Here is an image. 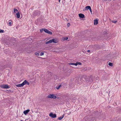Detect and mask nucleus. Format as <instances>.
<instances>
[{
    "label": "nucleus",
    "mask_w": 121,
    "mask_h": 121,
    "mask_svg": "<svg viewBox=\"0 0 121 121\" xmlns=\"http://www.w3.org/2000/svg\"><path fill=\"white\" fill-rule=\"evenodd\" d=\"M69 65H75L76 66H77L78 65H81L82 63H81L79 62H77L76 63H69Z\"/></svg>",
    "instance_id": "1"
},
{
    "label": "nucleus",
    "mask_w": 121,
    "mask_h": 121,
    "mask_svg": "<svg viewBox=\"0 0 121 121\" xmlns=\"http://www.w3.org/2000/svg\"><path fill=\"white\" fill-rule=\"evenodd\" d=\"M0 87L2 88L9 89L10 88L8 85L3 84L0 86Z\"/></svg>",
    "instance_id": "2"
},
{
    "label": "nucleus",
    "mask_w": 121,
    "mask_h": 121,
    "mask_svg": "<svg viewBox=\"0 0 121 121\" xmlns=\"http://www.w3.org/2000/svg\"><path fill=\"white\" fill-rule=\"evenodd\" d=\"M39 15V12L38 11H34L33 13V17H35L36 16H38Z\"/></svg>",
    "instance_id": "3"
},
{
    "label": "nucleus",
    "mask_w": 121,
    "mask_h": 121,
    "mask_svg": "<svg viewBox=\"0 0 121 121\" xmlns=\"http://www.w3.org/2000/svg\"><path fill=\"white\" fill-rule=\"evenodd\" d=\"M47 97L48 98L53 99H56V96L55 95L53 94H49L47 96Z\"/></svg>",
    "instance_id": "4"
},
{
    "label": "nucleus",
    "mask_w": 121,
    "mask_h": 121,
    "mask_svg": "<svg viewBox=\"0 0 121 121\" xmlns=\"http://www.w3.org/2000/svg\"><path fill=\"white\" fill-rule=\"evenodd\" d=\"M49 116L53 118H56V115L55 114H53L52 112H50L49 114Z\"/></svg>",
    "instance_id": "5"
},
{
    "label": "nucleus",
    "mask_w": 121,
    "mask_h": 121,
    "mask_svg": "<svg viewBox=\"0 0 121 121\" xmlns=\"http://www.w3.org/2000/svg\"><path fill=\"white\" fill-rule=\"evenodd\" d=\"M43 31H44L45 33H48V34H50L51 35H52V32L48 30L45 29H44Z\"/></svg>",
    "instance_id": "6"
},
{
    "label": "nucleus",
    "mask_w": 121,
    "mask_h": 121,
    "mask_svg": "<svg viewBox=\"0 0 121 121\" xmlns=\"http://www.w3.org/2000/svg\"><path fill=\"white\" fill-rule=\"evenodd\" d=\"M52 43L53 42L54 43H57L58 42V41L56 39H51Z\"/></svg>",
    "instance_id": "7"
},
{
    "label": "nucleus",
    "mask_w": 121,
    "mask_h": 121,
    "mask_svg": "<svg viewBox=\"0 0 121 121\" xmlns=\"http://www.w3.org/2000/svg\"><path fill=\"white\" fill-rule=\"evenodd\" d=\"M95 117H91L90 118L89 120L90 121H95Z\"/></svg>",
    "instance_id": "8"
},
{
    "label": "nucleus",
    "mask_w": 121,
    "mask_h": 121,
    "mask_svg": "<svg viewBox=\"0 0 121 121\" xmlns=\"http://www.w3.org/2000/svg\"><path fill=\"white\" fill-rule=\"evenodd\" d=\"M24 85L23 82L21 84H17L16 85L17 87H22Z\"/></svg>",
    "instance_id": "9"
},
{
    "label": "nucleus",
    "mask_w": 121,
    "mask_h": 121,
    "mask_svg": "<svg viewBox=\"0 0 121 121\" xmlns=\"http://www.w3.org/2000/svg\"><path fill=\"white\" fill-rule=\"evenodd\" d=\"M30 110L28 109L24 111L23 112V113L24 114L26 115L29 112Z\"/></svg>",
    "instance_id": "10"
},
{
    "label": "nucleus",
    "mask_w": 121,
    "mask_h": 121,
    "mask_svg": "<svg viewBox=\"0 0 121 121\" xmlns=\"http://www.w3.org/2000/svg\"><path fill=\"white\" fill-rule=\"evenodd\" d=\"M79 17L80 18H83L84 17V15L82 13H80L79 14Z\"/></svg>",
    "instance_id": "11"
},
{
    "label": "nucleus",
    "mask_w": 121,
    "mask_h": 121,
    "mask_svg": "<svg viewBox=\"0 0 121 121\" xmlns=\"http://www.w3.org/2000/svg\"><path fill=\"white\" fill-rule=\"evenodd\" d=\"M5 68V66H0V70L3 71V70Z\"/></svg>",
    "instance_id": "12"
},
{
    "label": "nucleus",
    "mask_w": 121,
    "mask_h": 121,
    "mask_svg": "<svg viewBox=\"0 0 121 121\" xmlns=\"http://www.w3.org/2000/svg\"><path fill=\"white\" fill-rule=\"evenodd\" d=\"M98 20L96 19L95 20H94V25H97V24L98 23Z\"/></svg>",
    "instance_id": "13"
},
{
    "label": "nucleus",
    "mask_w": 121,
    "mask_h": 121,
    "mask_svg": "<svg viewBox=\"0 0 121 121\" xmlns=\"http://www.w3.org/2000/svg\"><path fill=\"white\" fill-rule=\"evenodd\" d=\"M23 83L24 85L26 84H27V85H29V82H28L26 80H25L23 82Z\"/></svg>",
    "instance_id": "14"
},
{
    "label": "nucleus",
    "mask_w": 121,
    "mask_h": 121,
    "mask_svg": "<svg viewBox=\"0 0 121 121\" xmlns=\"http://www.w3.org/2000/svg\"><path fill=\"white\" fill-rule=\"evenodd\" d=\"M17 17V18H19L20 17V14L19 12H18L17 13H16Z\"/></svg>",
    "instance_id": "15"
},
{
    "label": "nucleus",
    "mask_w": 121,
    "mask_h": 121,
    "mask_svg": "<svg viewBox=\"0 0 121 121\" xmlns=\"http://www.w3.org/2000/svg\"><path fill=\"white\" fill-rule=\"evenodd\" d=\"M52 43V41L51 40H51H50L49 41L46 42L45 43H46V44H48V43Z\"/></svg>",
    "instance_id": "16"
},
{
    "label": "nucleus",
    "mask_w": 121,
    "mask_h": 121,
    "mask_svg": "<svg viewBox=\"0 0 121 121\" xmlns=\"http://www.w3.org/2000/svg\"><path fill=\"white\" fill-rule=\"evenodd\" d=\"M86 9L87 10L91 8V7L90 6H87L85 7Z\"/></svg>",
    "instance_id": "17"
},
{
    "label": "nucleus",
    "mask_w": 121,
    "mask_h": 121,
    "mask_svg": "<svg viewBox=\"0 0 121 121\" xmlns=\"http://www.w3.org/2000/svg\"><path fill=\"white\" fill-rule=\"evenodd\" d=\"M64 116V114H63L62 117H58V119L60 120H61L63 118Z\"/></svg>",
    "instance_id": "18"
},
{
    "label": "nucleus",
    "mask_w": 121,
    "mask_h": 121,
    "mask_svg": "<svg viewBox=\"0 0 121 121\" xmlns=\"http://www.w3.org/2000/svg\"><path fill=\"white\" fill-rule=\"evenodd\" d=\"M14 13H16L17 12H18V10L16 8L14 9Z\"/></svg>",
    "instance_id": "19"
},
{
    "label": "nucleus",
    "mask_w": 121,
    "mask_h": 121,
    "mask_svg": "<svg viewBox=\"0 0 121 121\" xmlns=\"http://www.w3.org/2000/svg\"><path fill=\"white\" fill-rule=\"evenodd\" d=\"M6 91H6V92H8V93H9V92H11V93H12L13 92V91H12L10 90H6Z\"/></svg>",
    "instance_id": "20"
},
{
    "label": "nucleus",
    "mask_w": 121,
    "mask_h": 121,
    "mask_svg": "<svg viewBox=\"0 0 121 121\" xmlns=\"http://www.w3.org/2000/svg\"><path fill=\"white\" fill-rule=\"evenodd\" d=\"M108 65L111 66H113V64L111 62H109L108 64Z\"/></svg>",
    "instance_id": "21"
},
{
    "label": "nucleus",
    "mask_w": 121,
    "mask_h": 121,
    "mask_svg": "<svg viewBox=\"0 0 121 121\" xmlns=\"http://www.w3.org/2000/svg\"><path fill=\"white\" fill-rule=\"evenodd\" d=\"M12 22V21L11 20H10L9 21V26H11V22Z\"/></svg>",
    "instance_id": "22"
},
{
    "label": "nucleus",
    "mask_w": 121,
    "mask_h": 121,
    "mask_svg": "<svg viewBox=\"0 0 121 121\" xmlns=\"http://www.w3.org/2000/svg\"><path fill=\"white\" fill-rule=\"evenodd\" d=\"M119 103L118 102V103H117V102H115L114 104V105H117L118 104H119Z\"/></svg>",
    "instance_id": "23"
},
{
    "label": "nucleus",
    "mask_w": 121,
    "mask_h": 121,
    "mask_svg": "<svg viewBox=\"0 0 121 121\" xmlns=\"http://www.w3.org/2000/svg\"><path fill=\"white\" fill-rule=\"evenodd\" d=\"M61 85H59L58 87H56V88H57V89H59L60 88V87L61 86Z\"/></svg>",
    "instance_id": "24"
},
{
    "label": "nucleus",
    "mask_w": 121,
    "mask_h": 121,
    "mask_svg": "<svg viewBox=\"0 0 121 121\" xmlns=\"http://www.w3.org/2000/svg\"><path fill=\"white\" fill-rule=\"evenodd\" d=\"M44 54V53L43 52H42L40 53V55L41 56H42Z\"/></svg>",
    "instance_id": "25"
},
{
    "label": "nucleus",
    "mask_w": 121,
    "mask_h": 121,
    "mask_svg": "<svg viewBox=\"0 0 121 121\" xmlns=\"http://www.w3.org/2000/svg\"><path fill=\"white\" fill-rule=\"evenodd\" d=\"M68 39V38L67 37H65L64 38V39H63L64 40H67Z\"/></svg>",
    "instance_id": "26"
},
{
    "label": "nucleus",
    "mask_w": 121,
    "mask_h": 121,
    "mask_svg": "<svg viewBox=\"0 0 121 121\" xmlns=\"http://www.w3.org/2000/svg\"><path fill=\"white\" fill-rule=\"evenodd\" d=\"M117 22V20L114 21H112V22L114 23H116V22Z\"/></svg>",
    "instance_id": "27"
},
{
    "label": "nucleus",
    "mask_w": 121,
    "mask_h": 121,
    "mask_svg": "<svg viewBox=\"0 0 121 121\" xmlns=\"http://www.w3.org/2000/svg\"><path fill=\"white\" fill-rule=\"evenodd\" d=\"M4 32V31L3 30H0V33H3Z\"/></svg>",
    "instance_id": "28"
},
{
    "label": "nucleus",
    "mask_w": 121,
    "mask_h": 121,
    "mask_svg": "<svg viewBox=\"0 0 121 121\" xmlns=\"http://www.w3.org/2000/svg\"><path fill=\"white\" fill-rule=\"evenodd\" d=\"M39 53L35 52V54L37 56H39Z\"/></svg>",
    "instance_id": "29"
},
{
    "label": "nucleus",
    "mask_w": 121,
    "mask_h": 121,
    "mask_svg": "<svg viewBox=\"0 0 121 121\" xmlns=\"http://www.w3.org/2000/svg\"><path fill=\"white\" fill-rule=\"evenodd\" d=\"M117 121H121V118H119L118 119Z\"/></svg>",
    "instance_id": "30"
},
{
    "label": "nucleus",
    "mask_w": 121,
    "mask_h": 121,
    "mask_svg": "<svg viewBox=\"0 0 121 121\" xmlns=\"http://www.w3.org/2000/svg\"><path fill=\"white\" fill-rule=\"evenodd\" d=\"M43 29H40V32H42L43 30Z\"/></svg>",
    "instance_id": "31"
},
{
    "label": "nucleus",
    "mask_w": 121,
    "mask_h": 121,
    "mask_svg": "<svg viewBox=\"0 0 121 121\" xmlns=\"http://www.w3.org/2000/svg\"><path fill=\"white\" fill-rule=\"evenodd\" d=\"M89 10L90 11V12H91V14H92V11H91V8L89 9Z\"/></svg>",
    "instance_id": "32"
},
{
    "label": "nucleus",
    "mask_w": 121,
    "mask_h": 121,
    "mask_svg": "<svg viewBox=\"0 0 121 121\" xmlns=\"http://www.w3.org/2000/svg\"><path fill=\"white\" fill-rule=\"evenodd\" d=\"M70 25V23H68L67 25V26H68L69 27V26Z\"/></svg>",
    "instance_id": "33"
},
{
    "label": "nucleus",
    "mask_w": 121,
    "mask_h": 121,
    "mask_svg": "<svg viewBox=\"0 0 121 121\" xmlns=\"http://www.w3.org/2000/svg\"><path fill=\"white\" fill-rule=\"evenodd\" d=\"M2 112H1L0 111V116H1V115H2Z\"/></svg>",
    "instance_id": "34"
},
{
    "label": "nucleus",
    "mask_w": 121,
    "mask_h": 121,
    "mask_svg": "<svg viewBox=\"0 0 121 121\" xmlns=\"http://www.w3.org/2000/svg\"><path fill=\"white\" fill-rule=\"evenodd\" d=\"M87 52H90V50H88L87 51Z\"/></svg>",
    "instance_id": "35"
},
{
    "label": "nucleus",
    "mask_w": 121,
    "mask_h": 121,
    "mask_svg": "<svg viewBox=\"0 0 121 121\" xmlns=\"http://www.w3.org/2000/svg\"><path fill=\"white\" fill-rule=\"evenodd\" d=\"M92 76H91L90 77V78H92Z\"/></svg>",
    "instance_id": "36"
},
{
    "label": "nucleus",
    "mask_w": 121,
    "mask_h": 121,
    "mask_svg": "<svg viewBox=\"0 0 121 121\" xmlns=\"http://www.w3.org/2000/svg\"><path fill=\"white\" fill-rule=\"evenodd\" d=\"M89 79H88V80H86V81H89Z\"/></svg>",
    "instance_id": "37"
},
{
    "label": "nucleus",
    "mask_w": 121,
    "mask_h": 121,
    "mask_svg": "<svg viewBox=\"0 0 121 121\" xmlns=\"http://www.w3.org/2000/svg\"><path fill=\"white\" fill-rule=\"evenodd\" d=\"M120 111L121 112V109L120 110Z\"/></svg>",
    "instance_id": "38"
},
{
    "label": "nucleus",
    "mask_w": 121,
    "mask_h": 121,
    "mask_svg": "<svg viewBox=\"0 0 121 121\" xmlns=\"http://www.w3.org/2000/svg\"><path fill=\"white\" fill-rule=\"evenodd\" d=\"M59 1V2H60V0H58Z\"/></svg>",
    "instance_id": "39"
}]
</instances>
